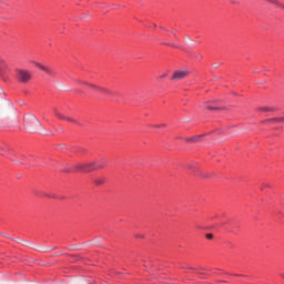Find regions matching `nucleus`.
Masks as SVG:
<instances>
[{
  "instance_id": "obj_1",
  "label": "nucleus",
  "mask_w": 284,
  "mask_h": 284,
  "mask_svg": "<svg viewBox=\"0 0 284 284\" xmlns=\"http://www.w3.org/2000/svg\"><path fill=\"white\" fill-rule=\"evenodd\" d=\"M24 123L29 132H39L41 130V122L34 115H27Z\"/></svg>"
},
{
  "instance_id": "obj_2",
  "label": "nucleus",
  "mask_w": 284,
  "mask_h": 284,
  "mask_svg": "<svg viewBox=\"0 0 284 284\" xmlns=\"http://www.w3.org/2000/svg\"><path fill=\"white\" fill-rule=\"evenodd\" d=\"M102 168H103V164L101 163L90 162V163L77 164L74 166V170H77V172H94V170H101Z\"/></svg>"
},
{
  "instance_id": "obj_3",
  "label": "nucleus",
  "mask_w": 284,
  "mask_h": 284,
  "mask_svg": "<svg viewBox=\"0 0 284 284\" xmlns=\"http://www.w3.org/2000/svg\"><path fill=\"white\" fill-rule=\"evenodd\" d=\"M17 80L19 83H30L32 73L26 69H17Z\"/></svg>"
},
{
  "instance_id": "obj_4",
  "label": "nucleus",
  "mask_w": 284,
  "mask_h": 284,
  "mask_svg": "<svg viewBox=\"0 0 284 284\" xmlns=\"http://www.w3.org/2000/svg\"><path fill=\"white\" fill-rule=\"evenodd\" d=\"M187 74H190V72H187V70L175 71L173 73L172 81H181V79H185V77H187Z\"/></svg>"
},
{
  "instance_id": "obj_5",
  "label": "nucleus",
  "mask_w": 284,
  "mask_h": 284,
  "mask_svg": "<svg viewBox=\"0 0 284 284\" xmlns=\"http://www.w3.org/2000/svg\"><path fill=\"white\" fill-rule=\"evenodd\" d=\"M33 64L36 65V68H39V70H42V72L49 74V77H52L54 74L50 68L43 65L41 62H33Z\"/></svg>"
},
{
  "instance_id": "obj_6",
  "label": "nucleus",
  "mask_w": 284,
  "mask_h": 284,
  "mask_svg": "<svg viewBox=\"0 0 284 284\" xmlns=\"http://www.w3.org/2000/svg\"><path fill=\"white\" fill-rule=\"evenodd\" d=\"M90 88H93V90H95L97 92H100L101 94L112 95V92L105 88L97 87L94 84H90Z\"/></svg>"
},
{
  "instance_id": "obj_7",
  "label": "nucleus",
  "mask_w": 284,
  "mask_h": 284,
  "mask_svg": "<svg viewBox=\"0 0 284 284\" xmlns=\"http://www.w3.org/2000/svg\"><path fill=\"white\" fill-rule=\"evenodd\" d=\"M53 112H54V114H55V116H57L58 119H61L62 121H69V122H71V123H74V120H73L72 118H68V116H65V115H62V114L59 112V110L53 109Z\"/></svg>"
},
{
  "instance_id": "obj_8",
  "label": "nucleus",
  "mask_w": 284,
  "mask_h": 284,
  "mask_svg": "<svg viewBox=\"0 0 284 284\" xmlns=\"http://www.w3.org/2000/svg\"><path fill=\"white\" fill-rule=\"evenodd\" d=\"M260 112H274V108L271 106H261Z\"/></svg>"
},
{
  "instance_id": "obj_9",
  "label": "nucleus",
  "mask_w": 284,
  "mask_h": 284,
  "mask_svg": "<svg viewBox=\"0 0 284 284\" xmlns=\"http://www.w3.org/2000/svg\"><path fill=\"white\" fill-rule=\"evenodd\" d=\"M168 77V73H162L159 78L158 81H163Z\"/></svg>"
},
{
  "instance_id": "obj_10",
  "label": "nucleus",
  "mask_w": 284,
  "mask_h": 284,
  "mask_svg": "<svg viewBox=\"0 0 284 284\" xmlns=\"http://www.w3.org/2000/svg\"><path fill=\"white\" fill-rule=\"evenodd\" d=\"M202 135H197V136H194V138H191L189 139V141H192L194 143H196V141H199V139H201Z\"/></svg>"
},
{
  "instance_id": "obj_11",
  "label": "nucleus",
  "mask_w": 284,
  "mask_h": 284,
  "mask_svg": "<svg viewBox=\"0 0 284 284\" xmlns=\"http://www.w3.org/2000/svg\"><path fill=\"white\" fill-rule=\"evenodd\" d=\"M206 239H209V241H212L214 239V235L212 233L206 234Z\"/></svg>"
},
{
  "instance_id": "obj_12",
  "label": "nucleus",
  "mask_w": 284,
  "mask_h": 284,
  "mask_svg": "<svg viewBox=\"0 0 284 284\" xmlns=\"http://www.w3.org/2000/svg\"><path fill=\"white\" fill-rule=\"evenodd\" d=\"M101 183H103V180L101 179L95 180V185H101Z\"/></svg>"
},
{
  "instance_id": "obj_13",
  "label": "nucleus",
  "mask_w": 284,
  "mask_h": 284,
  "mask_svg": "<svg viewBox=\"0 0 284 284\" xmlns=\"http://www.w3.org/2000/svg\"><path fill=\"white\" fill-rule=\"evenodd\" d=\"M203 108L206 109V110H214V108H212V106H210L207 104H204Z\"/></svg>"
},
{
  "instance_id": "obj_14",
  "label": "nucleus",
  "mask_w": 284,
  "mask_h": 284,
  "mask_svg": "<svg viewBox=\"0 0 284 284\" xmlns=\"http://www.w3.org/2000/svg\"><path fill=\"white\" fill-rule=\"evenodd\" d=\"M263 187H270V184H264Z\"/></svg>"
},
{
  "instance_id": "obj_15",
  "label": "nucleus",
  "mask_w": 284,
  "mask_h": 284,
  "mask_svg": "<svg viewBox=\"0 0 284 284\" xmlns=\"http://www.w3.org/2000/svg\"><path fill=\"white\" fill-rule=\"evenodd\" d=\"M280 276H281L282 278H284V273H281Z\"/></svg>"
},
{
  "instance_id": "obj_16",
  "label": "nucleus",
  "mask_w": 284,
  "mask_h": 284,
  "mask_svg": "<svg viewBox=\"0 0 284 284\" xmlns=\"http://www.w3.org/2000/svg\"><path fill=\"white\" fill-rule=\"evenodd\" d=\"M159 128H165V124L159 125Z\"/></svg>"
},
{
  "instance_id": "obj_17",
  "label": "nucleus",
  "mask_w": 284,
  "mask_h": 284,
  "mask_svg": "<svg viewBox=\"0 0 284 284\" xmlns=\"http://www.w3.org/2000/svg\"><path fill=\"white\" fill-rule=\"evenodd\" d=\"M278 121H284V118H281Z\"/></svg>"
}]
</instances>
